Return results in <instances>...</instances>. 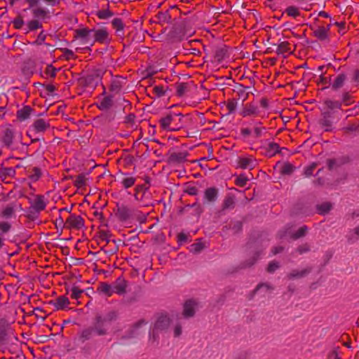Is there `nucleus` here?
I'll list each match as a JSON object with an SVG mask.
<instances>
[{
  "label": "nucleus",
  "mask_w": 359,
  "mask_h": 359,
  "mask_svg": "<svg viewBox=\"0 0 359 359\" xmlns=\"http://www.w3.org/2000/svg\"><path fill=\"white\" fill-rule=\"evenodd\" d=\"M83 218L81 216L75 214H70L66 219L65 222L64 223V228L69 229L70 231L80 230L83 228Z\"/></svg>",
  "instance_id": "nucleus-1"
},
{
  "label": "nucleus",
  "mask_w": 359,
  "mask_h": 359,
  "mask_svg": "<svg viewBox=\"0 0 359 359\" xmlns=\"http://www.w3.org/2000/svg\"><path fill=\"white\" fill-rule=\"evenodd\" d=\"M330 25L325 27L323 25H311V29L313 30V36L320 41H325L328 36V32L330 31Z\"/></svg>",
  "instance_id": "nucleus-2"
},
{
  "label": "nucleus",
  "mask_w": 359,
  "mask_h": 359,
  "mask_svg": "<svg viewBox=\"0 0 359 359\" xmlns=\"http://www.w3.org/2000/svg\"><path fill=\"white\" fill-rule=\"evenodd\" d=\"M216 35H218V32L215 29L212 32L209 28L203 27V39H205L206 41H210L208 45L209 48H210V46H215V45L220 43V39L219 37H216Z\"/></svg>",
  "instance_id": "nucleus-3"
},
{
  "label": "nucleus",
  "mask_w": 359,
  "mask_h": 359,
  "mask_svg": "<svg viewBox=\"0 0 359 359\" xmlns=\"http://www.w3.org/2000/svg\"><path fill=\"white\" fill-rule=\"evenodd\" d=\"M104 323V319H102L101 316H97L94 325L90 328L94 329V333L98 336L105 335L107 333V329L105 327Z\"/></svg>",
  "instance_id": "nucleus-4"
},
{
  "label": "nucleus",
  "mask_w": 359,
  "mask_h": 359,
  "mask_svg": "<svg viewBox=\"0 0 359 359\" xmlns=\"http://www.w3.org/2000/svg\"><path fill=\"white\" fill-rule=\"evenodd\" d=\"M331 117L332 116L330 112L325 111L322 114L321 118L319 119L318 123L325 132H330L332 130V121H331Z\"/></svg>",
  "instance_id": "nucleus-5"
},
{
  "label": "nucleus",
  "mask_w": 359,
  "mask_h": 359,
  "mask_svg": "<svg viewBox=\"0 0 359 359\" xmlns=\"http://www.w3.org/2000/svg\"><path fill=\"white\" fill-rule=\"evenodd\" d=\"M111 285L114 293L118 295H123L127 292L128 282L121 277L118 278Z\"/></svg>",
  "instance_id": "nucleus-6"
},
{
  "label": "nucleus",
  "mask_w": 359,
  "mask_h": 359,
  "mask_svg": "<svg viewBox=\"0 0 359 359\" xmlns=\"http://www.w3.org/2000/svg\"><path fill=\"white\" fill-rule=\"evenodd\" d=\"M296 49V46L292 44L289 41H285L280 42L277 47L276 53L278 55H283L285 53L292 54Z\"/></svg>",
  "instance_id": "nucleus-7"
},
{
  "label": "nucleus",
  "mask_w": 359,
  "mask_h": 359,
  "mask_svg": "<svg viewBox=\"0 0 359 359\" xmlns=\"http://www.w3.org/2000/svg\"><path fill=\"white\" fill-rule=\"evenodd\" d=\"M50 127L49 121L44 118H37L32 123V128L36 133H45Z\"/></svg>",
  "instance_id": "nucleus-8"
},
{
  "label": "nucleus",
  "mask_w": 359,
  "mask_h": 359,
  "mask_svg": "<svg viewBox=\"0 0 359 359\" xmlns=\"http://www.w3.org/2000/svg\"><path fill=\"white\" fill-rule=\"evenodd\" d=\"M348 74L344 72L338 74L331 84L332 89L337 91L341 88L347 79Z\"/></svg>",
  "instance_id": "nucleus-9"
},
{
  "label": "nucleus",
  "mask_w": 359,
  "mask_h": 359,
  "mask_svg": "<svg viewBox=\"0 0 359 359\" xmlns=\"http://www.w3.org/2000/svg\"><path fill=\"white\" fill-rule=\"evenodd\" d=\"M187 151H174L170 154L168 161L171 164H180L187 160Z\"/></svg>",
  "instance_id": "nucleus-10"
},
{
  "label": "nucleus",
  "mask_w": 359,
  "mask_h": 359,
  "mask_svg": "<svg viewBox=\"0 0 359 359\" xmlns=\"http://www.w3.org/2000/svg\"><path fill=\"white\" fill-rule=\"evenodd\" d=\"M46 207L45 197L42 195H36L32 203L31 208L35 212H39L43 210Z\"/></svg>",
  "instance_id": "nucleus-11"
},
{
  "label": "nucleus",
  "mask_w": 359,
  "mask_h": 359,
  "mask_svg": "<svg viewBox=\"0 0 359 359\" xmlns=\"http://www.w3.org/2000/svg\"><path fill=\"white\" fill-rule=\"evenodd\" d=\"M170 319L166 316H160L154 324L153 330V335L154 336V332L158 330H163L167 329L170 325Z\"/></svg>",
  "instance_id": "nucleus-12"
},
{
  "label": "nucleus",
  "mask_w": 359,
  "mask_h": 359,
  "mask_svg": "<svg viewBox=\"0 0 359 359\" xmlns=\"http://www.w3.org/2000/svg\"><path fill=\"white\" fill-rule=\"evenodd\" d=\"M210 50L212 53H214L215 59L218 62L224 59L227 52L226 46L224 45H222L221 46H218V44L215 45V46H210Z\"/></svg>",
  "instance_id": "nucleus-13"
},
{
  "label": "nucleus",
  "mask_w": 359,
  "mask_h": 359,
  "mask_svg": "<svg viewBox=\"0 0 359 359\" xmlns=\"http://www.w3.org/2000/svg\"><path fill=\"white\" fill-rule=\"evenodd\" d=\"M97 292L107 297H111L114 293L112 285L106 282H101L99 283L97 287Z\"/></svg>",
  "instance_id": "nucleus-14"
},
{
  "label": "nucleus",
  "mask_w": 359,
  "mask_h": 359,
  "mask_svg": "<svg viewBox=\"0 0 359 359\" xmlns=\"http://www.w3.org/2000/svg\"><path fill=\"white\" fill-rule=\"evenodd\" d=\"M196 302L193 299H189L184 304L182 315L185 318L191 317L194 315Z\"/></svg>",
  "instance_id": "nucleus-15"
},
{
  "label": "nucleus",
  "mask_w": 359,
  "mask_h": 359,
  "mask_svg": "<svg viewBox=\"0 0 359 359\" xmlns=\"http://www.w3.org/2000/svg\"><path fill=\"white\" fill-rule=\"evenodd\" d=\"M255 158L252 157H239L238 159V165L242 169H253Z\"/></svg>",
  "instance_id": "nucleus-16"
},
{
  "label": "nucleus",
  "mask_w": 359,
  "mask_h": 359,
  "mask_svg": "<svg viewBox=\"0 0 359 359\" xmlns=\"http://www.w3.org/2000/svg\"><path fill=\"white\" fill-rule=\"evenodd\" d=\"M95 41L101 43H106L109 41V34L105 29L95 30Z\"/></svg>",
  "instance_id": "nucleus-17"
},
{
  "label": "nucleus",
  "mask_w": 359,
  "mask_h": 359,
  "mask_svg": "<svg viewBox=\"0 0 359 359\" xmlns=\"http://www.w3.org/2000/svg\"><path fill=\"white\" fill-rule=\"evenodd\" d=\"M204 197L208 202L214 203L218 197V189L215 187L206 189L204 191Z\"/></svg>",
  "instance_id": "nucleus-18"
},
{
  "label": "nucleus",
  "mask_w": 359,
  "mask_h": 359,
  "mask_svg": "<svg viewBox=\"0 0 359 359\" xmlns=\"http://www.w3.org/2000/svg\"><path fill=\"white\" fill-rule=\"evenodd\" d=\"M257 107L252 104H246L243 106V110L241 111V116L243 117L257 115Z\"/></svg>",
  "instance_id": "nucleus-19"
},
{
  "label": "nucleus",
  "mask_w": 359,
  "mask_h": 359,
  "mask_svg": "<svg viewBox=\"0 0 359 359\" xmlns=\"http://www.w3.org/2000/svg\"><path fill=\"white\" fill-rule=\"evenodd\" d=\"M32 13L35 19L43 20L48 18L49 12L41 7H35L32 9Z\"/></svg>",
  "instance_id": "nucleus-20"
},
{
  "label": "nucleus",
  "mask_w": 359,
  "mask_h": 359,
  "mask_svg": "<svg viewBox=\"0 0 359 359\" xmlns=\"http://www.w3.org/2000/svg\"><path fill=\"white\" fill-rule=\"evenodd\" d=\"M312 270L311 267H308L302 271L292 270L290 273L287 274L288 279L300 278L307 276L311 273Z\"/></svg>",
  "instance_id": "nucleus-21"
},
{
  "label": "nucleus",
  "mask_w": 359,
  "mask_h": 359,
  "mask_svg": "<svg viewBox=\"0 0 359 359\" xmlns=\"http://www.w3.org/2000/svg\"><path fill=\"white\" fill-rule=\"evenodd\" d=\"M176 116L168 115L167 116L162 118L160 120L161 126L163 129L175 130V128L171 126V123L175 121Z\"/></svg>",
  "instance_id": "nucleus-22"
},
{
  "label": "nucleus",
  "mask_w": 359,
  "mask_h": 359,
  "mask_svg": "<svg viewBox=\"0 0 359 359\" xmlns=\"http://www.w3.org/2000/svg\"><path fill=\"white\" fill-rule=\"evenodd\" d=\"M69 304V301L65 296L58 297L53 302V305L55 309H64L67 307Z\"/></svg>",
  "instance_id": "nucleus-23"
},
{
  "label": "nucleus",
  "mask_w": 359,
  "mask_h": 359,
  "mask_svg": "<svg viewBox=\"0 0 359 359\" xmlns=\"http://www.w3.org/2000/svg\"><path fill=\"white\" fill-rule=\"evenodd\" d=\"M265 155L269 157L274 156L276 154L280 153V147L276 142H270L265 148Z\"/></svg>",
  "instance_id": "nucleus-24"
},
{
  "label": "nucleus",
  "mask_w": 359,
  "mask_h": 359,
  "mask_svg": "<svg viewBox=\"0 0 359 359\" xmlns=\"http://www.w3.org/2000/svg\"><path fill=\"white\" fill-rule=\"evenodd\" d=\"M33 109L29 106H25L17 111V117L20 121H25L29 118Z\"/></svg>",
  "instance_id": "nucleus-25"
},
{
  "label": "nucleus",
  "mask_w": 359,
  "mask_h": 359,
  "mask_svg": "<svg viewBox=\"0 0 359 359\" xmlns=\"http://www.w3.org/2000/svg\"><path fill=\"white\" fill-rule=\"evenodd\" d=\"M235 207V197L232 194H228L225 196L222 208V210L233 209Z\"/></svg>",
  "instance_id": "nucleus-26"
},
{
  "label": "nucleus",
  "mask_w": 359,
  "mask_h": 359,
  "mask_svg": "<svg viewBox=\"0 0 359 359\" xmlns=\"http://www.w3.org/2000/svg\"><path fill=\"white\" fill-rule=\"evenodd\" d=\"M332 208V205L330 202H324L321 204L316 205V210L320 215H325L328 213Z\"/></svg>",
  "instance_id": "nucleus-27"
},
{
  "label": "nucleus",
  "mask_w": 359,
  "mask_h": 359,
  "mask_svg": "<svg viewBox=\"0 0 359 359\" xmlns=\"http://www.w3.org/2000/svg\"><path fill=\"white\" fill-rule=\"evenodd\" d=\"M308 230H309V229H308L307 226L303 225L300 228H299V229L297 231L292 233L290 236V238L292 240L295 241L300 238L304 237L307 234Z\"/></svg>",
  "instance_id": "nucleus-28"
},
{
  "label": "nucleus",
  "mask_w": 359,
  "mask_h": 359,
  "mask_svg": "<svg viewBox=\"0 0 359 359\" xmlns=\"http://www.w3.org/2000/svg\"><path fill=\"white\" fill-rule=\"evenodd\" d=\"M113 105L112 97L107 96L104 97L100 102L98 108L100 110H107L110 109Z\"/></svg>",
  "instance_id": "nucleus-29"
},
{
  "label": "nucleus",
  "mask_w": 359,
  "mask_h": 359,
  "mask_svg": "<svg viewBox=\"0 0 359 359\" xmlns=\"http://www.w3.org/2000/svg\"><path fill=\"white\" fill-rule=\"evenodd\" d=\"M226 109L228 111L227 114H231L236 111L237 107V100L235 97L228 99L224 102Z\"/></svg>",
  "instance_id": "nucleus-30"
},
{
  "label": "nucleus",
  "mask_w": 359,
  "mask_h": 359,
  "mask_svg": "<svg viewBox=\"0 0 359 359\" xmlns=\"http://www.w3.org/2000/svg\"><path fill=\"white\" fill-rule=\"evenodd\" d=\"M359 128V123H352L348 124L346 126L342 128L341 130L346 135H349L351 133L356 132Z\"/></svg>",
  "instance_id": "nucleus-31"
},
{
  "label": "nucleus",
  "mask_w": 359,
  "mask_h": 359,
  "mask_svg": "<svg viewBox=\"0 0 359 359\" xmlns=\"http://www.w3.org/2000/svg\"><path fill=\"white\" fill-rule=\"evenodd\" d=\"M93 334L94 329L90 328V327L86 328L81 332L79 334V340L84 342L85 341L90 339Z\"/></svg>",
  "instance_id": "nucleus-32"
},
{
  "label": "nucleus",
  "mask_w": 359,
  "mask_h": 359,
  "mask_svg": "<svg viewBox=\"0 0 359 359\" xmlns=\"http://www.w3.org/2000/svg\"><path fill=\"white\" fill-rule=\"evenodd\" d=\"M285 13L294 18H297L301 15L299 9L294 6H290L287 7L285 10Z\"/></svg>",
  "instance_id": "nucleus-33"
},
{
  "label": "nucleus",
  "mask_w": 359,
  "mask_h": 359,
  "mask_svg": "<svg viewBox=\"0 0 359 359\" xmlns=\"http://www.w3.org/2000/svg\"><path fill=\"white\" fill-rule=\"evenodd\" d=\"M295 170V167L289 162L283 163L280 168V173L282 175H291Z\"/></svg>",
  "instance_id": "nucleus-34"
},
{
  "label": "nucleus",
  "mask_w": 359,
  "mask_h": 359,
  "mask_svg": "<svg viewBox=\"0 0 359 359\" xmlns=\"http://www.w3.org/2000/svg\"><path fill=\"white\" fill-rule=\"evenodd\" d=\"M29 31H34L42 28V22L38 19H33L27 24Z\"/></svg>",
  "instance_id": "nucleus-35"
},
{
  "label": "nucleus",
  "mask_w": 359,
  "mask_h": 359,
  "mask_svg": "<svg viewBox=\"0 0 359 359\" xmlns=\"http://www.w3.org/2000/svg\"><path fill=\"white\" fill-rule=\"evenodd\" d=\"M188 90V83H180L176 85L177 95L180 97L184 96Z\"/></svg>",
  "instance_id": "nucleus-36"
},
{
  "label": "nucleus",
  "mask_w": 359,
  "mask_h": 359,
  "mask_svg": "<svg viewBox=\"0 0 359 359\" xmlns=\"http://www.w3.org/2000/svg\"><path fill=\"white\" fill-rule=\"evenodd\" d=\"M351 76V81L355 83H359V69L355 68H348L346 72Z\"/></svg>",
  "instance_id": "nucleus-37"
},
{
  "label": "nucleus",
  "mask_w": 359,
  "mask_h": 359,
  "mask_svg": "<svg viewBox=\"0 0 359 359\" xmlns=\"http://www.w3.org/2000/svg\"><path fill=\"white\" fill-rule=\"evenodd\" d=\"M135 180L132 176H126L122 179L121 184L125 189H128L134 185Z\"/></svg>",
  "instance_id": "nucleus-38"
},
{
  "label": "nucleus",
  "mask_w": 359,
  "mask_h": 359,
  "mask_svg": "<svg viewBox=\"0 0 359 359\" xmlns=\"http://www.w3.org/2000/svg\"><path fill=\"white\" fill-rule=\"evenodd\" d=\"M57 69L53 67L52 65H48L46 67L44 70V74L46 75V78H51L54 79L56 76V72Z\"/></svg>",
  "instance_id": "nucleus-39"
},
{
  "label": "nucleus",
  "mask_w": 359,
  "mask_h": 359,
  "mask_svg": "<svg viewBox=\"0 0 359 359\" xmlns=\"http://www.w3.org/2000/svg\"><path fill=\"white\" fill-rule=\"evenodd\" d=\"M353 96L348 91L344 92L341 97V104L343 103L346 106L351 105L354 101L352 100Z\"/></svg>",
  "instance_id": "nucleus-40"
},
{
  "label": "nucleus",
  "mask_w": 359,
  "mask_h": 359,
  "mask_svg": "<svg viewBox=\"0 0 359 359\" xmlns=\"http://www.w3.org/2000/svg\"><path fill=\"white\" fill-rule=\"evenodd\" d=\"M324 104L330 109H341L342 106L340 101H333L331 100H325Z\"/></svg>",
  "instance_id": "nucleus-41"
},
{
  "label": "nucleus",
  "mask_w": 359,
  "mask_h": 359,
  "mask_svg": "<svg viewBox=\"0 0 359 359\" xmlns=\"http://www.w3.org/2000/svg\"><path fill=\"white\" fill-rule=\"evenodd\" d=\"M113 15V12H111L109 9H102L96 12V15L100 19H108L112 17Z\"/></svg>",
  "instance_id": "nucleus-42"
},
{
  "label": "nucleus",
  "mask_w": 359,
  "mask_h": 359,
  "mask_svg": "<svg viewBox=\"0 0 359 359\" xmlns=\"http://www.w3.org/2000/svg\"><path fill=\"white\" fill-rule=\"evenodd\" d=\"M217 13L215 12V10L211 11V8H209L208 10V14L207 15V18L203 17V22H206V23L210 24H216L217 23V19L215 18V15Z\"/></svg>",
  "instance_id": "nucleus-43"
},
{
  "label": "nucleus",
  "mask_w": 359,
  "mask_h": 359,
  "mask_svg": "<svg viewBox=\"0 0 359 359\" xmlns=\"http://www.w3.org/2000/svg\"><path fill=\"white\" fill-rule=\"evenodd\" d=\"M259 257V252H256L251 258H250L248 260H246L243 264L242 268L252 266L257 261Z\"/></svg>",
  "instance_id": "nucleus-44"
},
{
  "label": "nucleus",
  "mask_w": 359,
  "mask_h": 359,
  "mask_svg": "<svg viewBox=\"0 0 359 359\" xmlns=\"http://www.w3.org/2000/svg\"><path fill=\"white\" fill-rule=\"evenodd\" d=\"M202 250V242L198 239L197 242L189 246V251L194 254H198Z\"/></svg>",
  "instance_id": "nucleus-45"
},
{
  "label": "nucleus",
  "mask_w": 359,
  "mask_h": 359,
  "mask_svg": "<svg viewBox=\"0 0 359 359\" xmlns=\"http://www.w3.org/2000/svg\"><path fill=\"white\" fill-rule=\"evenodd\" d=\"M111 25L114 29H115L117 32L121 31L124 28V25L122 20L118 18L113 19Z\"/></svg>",
  "instance_id": "nucleus-46"
},
{
  "label": "nucleus",
  "mask_w": 359,
  "mask_h": 359,
  "mask_svg": "<svg viewBox=\"0 0 359 359\" xmlns=\"http://www.w3.org/2000/svg\"><path fill=\"white\" fill-rule=\"evenodd\" d=\"M13 131L7 128L4 132V142L7 144L10 145L13 142Z\"/></svg>",
  "instance_id": "nucleus-47"
},
{
  "label": "nucleus",
  "mask_w": 359,
  "mask_h": 359,
  "mask_svg": "<svg viewBox=\"0 0 359 359\" xmlns=\"http://www.w3.org/2000/svg\"><path fill=\"white\" fill-rule=\"evenodd\" d=\"M41 172L39 168H32V170L29 174V177L32 181H34V182L37 181L41 177Z\"/></svg>",
  "instance_id": "nucleus-48"
},
{
  "label": "nucleus",
  "mask_w": 359,
  "mask_h": 359,
  "mask_svg": "<svg viewBox=\"0 0 359 359\" xmlns=\"http://www.w3.org/2000/svg\"><path fill=\"white\" fill-rule=\"evenodd\" d=\"M311 250V248H310V245L307 243H303L300 245H299L297 248H296V252L299 254V255H302L304 253H306V252H309Z\"/></svg>",
  "instance_id": "nucleus-49"
},
{
  "label": "nucleus",
  "mask_w": 359,
  "mask_h": 359,
  "mask_svg": "<svg viewBox=\"0 0 359 359\" xmlns=\"http://www.w3.org/2000/svg\"><path fill=\"white\" fill-rule=\"evenodd\" d=\"M111 236V234L108 231L100 230L99 231V237L100 240H102V241H105L107 243L109 242Z\"/></svg>",
  "instance_id": "nucleus-50"
},
{
  "label": "nucleus",
  "mask_w": 359,
  "mask_h": 359,
  "mask_svg": "<svg viewBox=\"0 0 359 359\" xmlns=\"http://www.w3.org/2000/svg\"><path fill=\"white\" fill-rule=\"evenodd\" d=\"M330 81H331L330 77V78L325 77L323 74H321L319 77V81H318V86L322 85L323 86H324L323 88H327L328 85L332 84Z\"/></svg>",
  "instance_id": "nucleus-51"
},
{
  "label": "nucleus",
  "mask_w": 359,
  "mask_h": 359,
  "mask_svg": "<svg viewBox=\"0 0 359 359\" xmlns=\"http://www.w3.org/2000/svg\"><path fill=\"white\" fill-rule=\"evenodd\" d=\"M280 267V264L278 262L272 261L270 262L266 268L268 273H272Z\"/></svg>",
  "instance_id": "nucleus-52"
},
{
  "label": "nucleus",
  "mask_w": 359,
  "mask_h": 359,
  "mask_svg": "<svg viewBox=\"0 0 359 359\" xmlns=\"http://www.w3.org/2000/svg\"><path fill=\"white\" fill-rule=\"evenodd\" d=\"M90 32L91 30L87 28L79 29L75 31L76 36L79 38H86Z\"/></svg>",
  "instance_id": "nucleus-53"
},
{
  "label": "nucleus",
  "mask_w": 359,
  "mask_h": 359,
  "mask_svg": "<svg viewBox=\"0 0 359 359\" xmlns=\"http://www.w3.org/2000/svg\"><path fill=\"white\" fill-rule=\"evenodd\" d=\"M86 179L85 176L80 175L76 177L74 182V184L76 187L79 188L82 187L86 184Z\"/></svg>",
  "instance_id": "nucleus-54"
},
{
  "label": "nucleus",
  "mask_w": 359,
  "mask_h": 359,
  "mask_svg": "<svg viewBox=\"0 0 359 359\" xmlns=\"http://www.w3.org/2000/svg\"><path fill=\"white\" fill-rule=\"evenodd\" d=\"M247 178L243 175H240L235 180V184L240 187H243L246 185Z\"/></svg>",
  "instance_id": "nucleus-55"
},
{
  "label": "nucleus",
  "mask_w": 359,
  "mask_h": 359,
  "mask_svg": "<svg viewBox=\"0 0 359 359\" xmlns=\"http://www.w3.org/2000/svg\"><path fill=\"white\" fill-rule=\"evenodd\" d=\"M83 292V291L80 290L79 287H74L72 288L71 297L74 299H78L82 294Z\"/></svg>",
  "instance_id": "nucleus-56"
},
{
  "label": "nucleus",
  "mask_w": 359,
  "mask_h": 359,
  "mask_svg": "<svg viewBox=\"0 0 359 359\" xmlns=\"http://www.w3.org/2000/svg\"><path fill=\"white\" fill-rule=\"evenodd\" d=\"M117 318V313L116 311H110L109 312L105 317H102V319H104V323L106 322H111L116 320Z\"/></svg>",
  "instance_id": "nucleus-57"
},
{
  "label": "nucleus",
  "mask_w": 359,
  "mask_h": 359,
  "mask_svg": "<svg viewBox=\"0 0 359 359\" xmlns=\"http://www.w3.org/2000/svg\"><path fill=\"white\" fill-rule=\"evenodd\" d=\"M11 229V224L8 222H2L0 223V235L7 233Z\"/></svg>",
  "instance_id": "nucleus-58"
},
{
  "label": "nucleus",
  "mask_w": 359,
  "mask_h": 359,
  "mask_svg": "<svg viewBox=\"0 0 359 359\" xmlns=\"http://www.w3.org/2000/svg\"><path fill=\"white\" fill-rule=\"evenodd\" d=\"M326 162L327 168L330 170H332L334 168L339 166V164L337 163V160L334 158H328L327 159Z\"/></svg>",
  "instance_id": "nucleus-59"
},
{
  "label": "nucleus",
  "mask_w": 359,
  "mask_h": 359,
  "mask_svg": "<svg viewBox=\"0 0 359 359\" xmlns=\"http://www.w3.org/2000/svg\"><path fill=\"white\" fill-rule=\"evenodd\" d=\"M317 164L316 163H313L311 165L307 166L305 168L304 174L306 177H309L313 175V170L316 168Z\"/></svg>",
  "instance_id": "nucleus-60"
},
{
  "label": "nucleus",
  "mask_w": 359,
  "mask_h": 359,
  "mask_svg": "<svg viewBox=\"0 0 359 359\" xmlns=\"http://www.w3.org/2000/svg\"><path fill=\"white\" fill-rule=\"evenodd\" d=\"M262 287H266L268 290H271L272 287L267 283H259L256 287L251 292V296L253 297Z\"/></svg>",
  "instance_id": "nucleus-61"
},
{
  "label": "nucleus",
  "mask_w": 359,
  "mask_h": 359,
  "mask_svg": "<svg viewBox=\"0 0 359 359\" xmlns=\"http://www.w3.org/2000/svg\"><path fill=\"white\" fill-rule=\"evenodd\" d=\"M154 93L158 97L163 96L165 94V90L162 86H156L153 88Z\"/></svg>",
  "instance_id": "nucleus-62"
},
{
  "label": "nucleus",
  "mask_w": 359,
  "mask_h": 359,
  "mask_svg": "<svg viewBox=\"0 0 359 359\" xmlns=\"http://www.w3.org/2000/svg\"><path fill=\"white\" fill-rule=\"evenodd\" d=\"M185 192L189 195H196L198 193V189L195 186H188L185 190Z\"/></svg>",
  "instance_id": "nucleus-63"
},
{
  "label": "nucleus",
  "mask_w": 359,
  "mask_h": 359,
  "mask_svg": "<svg viewBox=\"0 0 359 359\" xmlns=\"http://www.w3.org/2000/svg\"><path fill=\"white\" fill-rule=\"evenodd\" d=\"M24 25V21L21 17H18L13 20V25L16 29H20Z\"/></svg>",
  "instance_id": "nucleus-64"
}]
</instances>
